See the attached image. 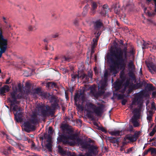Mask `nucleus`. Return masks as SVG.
<instances>
[{
  "label": "nucleus",
  "mask_w": 156,
  "mask_h": 156,
  "mask_svg": "<svg viewBox=\"0 0 156 156\" xmlns=\"http://www.w3.org/2000/svg\"><path fill=\"white\" fill-rule=\"evenodd\" d=\"M127 48L122 49L116 47L110 51L109 59L110 61V71L114 74H117L118 70L125 69V61L127 59Z\"/></svg>",
  "instance_id": "nucleus-1"
},
{
  "label": "nucleus",
  "mask_w": 156,
  "mask_h": 156,
  "mask_svg": "<svg viewBox=\"0 0 156 156\" xmlns=\"http://www.w3.org/2000/svg\"><path fill=\"white\" fill-rule=\"evenodd\" d=\"M49 100L51 103L50 106L46 105L40 108L41 116L43 117H46L50 116L53 117L55 111L60 108L59 105V101L55 96H51Z\"/></svg>",
  "instance_id": "nucleus-2"
},
{
  "label": "nucleus",
  "mask_w": 156,
  "mask_h": 156,
  "mask_svg": "<svg viewBox=\"0 0 156 156\" xmlns=\"http://www.w3.org/2000/svg\"><path fill=\"white\" fill-rule=\"evenodd\" d=\"M49 100L51 103L50 106L46 105L40 108L41 116L43 117H46L50 116L53 117L55 111L60 108L59 105V101L55 96H51Z\"/></svg>",
  "instance_id": "nucleus-3"
},
{
  "label": "nucleus",
  "mask_w": 156,
  "mask_h": 156,
  "mask_svg": "<svg viewBox=\"0 0 156 156\" xmlns=\"http://www.w3.org/2000/svg\"><path fill=\"white\" fill-rule=\"evenodd\" d=\"M16 91H13L10 93L11 97L7 99L9 102L10 103V107L12 108L13 112H16L14 114L15 119L17 122H21L23 120L22 114L21 112L18 113L17 111L20 110V108L19 106L20 101H18V99H20L18 96H16Z\"/></svg>",
  "instance_id": "nucleus-4"
},
{
  "label": "nucleus",
  "mask_w": 156,
  "mask_h": 156,
  "mask_svg": "<svg viewBox=\"0 0 156 156\" xmlns=\"http://www.w3.org/2000/svg\"><path fill=\"white\" fill-rule=\"evenodd\" d=\"M149 96V94L147 91L145 90H141L134 96L132 101V105H139L141 106L143 104L144 98H147Z\"/></svg>",
  "instance_id": "nucleus-5"
},
{
  "label": "nucleus",
  "mask_w": 156,
  "mask_h": 156,
  "mask_svg": "<svg viewBox=\"0 0 156 156\" xmlns=\"http://www.w3.org/2000/svg\"><path fill=\"white\" fill-rule=\"evenodd\" d=\"M81 147L84 149H88V152L93 155H96L97 154V148L86 140H85Z\"/></svg>",
  "instance_id": "nucleus-6"
},
{
  "label": "nucleus",
  "mask_w": 156,
  "mask_h": 156,
  "mask_svg": "<svg viewBox=\"0 0 156 156\" xmlns=\"http://www.w3.org/2000/svg\"><path fill=\"white\" fill-rule=\"evenodd\" d=\"M40 139L43 141V140H46L48 143L45 144L44 147L47 148L48 151H52V145L51 144V137L47 133H44L43 136L40 137Z\"/></svg>",
  "instance_id": "nucleus-7"
},
{
  "label": "nucleus",
  "mask_w": 156,
  "mask_h": 156,
  "mask_svg": "<svg viewBox=\"0 0 156 156\" xmlns=\"http://www.w3.org/2000/svg\"><path fill=\"white\" fill-rule=\"evenodd\" d=\"M133 112L134 113V115L131 119V122L134 127H138L140 125V124L137 120L139 119L140 116V110L136 108L133 110Z\"/></svg>",
  "instance_id": "nucleus-8"
},
{
  "label": "nucleus",
  "mask_w": 156,
  "mask_h": 156,
  "mask_svg": "<svg viewBox=\"0 0 156 156\" xmlns=\"http://www.w3.org/2000/svg\"><path fill=\"white\" fill-rule=\"evenodd\" d=\"M86 106L88 109H91L93 110L94 112L98 115L100 116L103 112V108L101 107H97L96 105L92 103L86 104Z\"/></svg>",
  "instance_id": "nucleus-9"
},
{
  "label": "nucleus",
  "mask_w": 156,
  "mask_h": 156,
  "mask_svg": "<svg viewBox=\"0 0 156 156\" xmlns=\"http://www.w3.org/2000/svg\"><path fill=\"white\" fill-rule=\"evenodd\" d=\"M142 42L143 49L150 48V50L152 52L156 51V44L150 41H145L143 40Z\"/></svg>",
  "instance_id": "nucleus-10"
},
{
  "label": "nucleus",
  "mask_w": 156,
  "mask_h": 156,
  "mask_svg": "<svg viewBox=\"0 0 156 156\" xmlns=\"http://www.w3.org/2000/svg\"><path fill=\"white\" fill-rule=\"evenodd\" d=\"M68 140H76L78 144L80 146L83 144L85 140L80 139L79 134L77 133H70L68 135Z\"/></svg>",
  "instance_id": "nucleus-11"
},
{
  "label": "nucleus",
  "mask_w": 156,
  "mask_h": 156,
  "mask_svg": "<svg viewBox=\"0 0 156 156\" xmlns=\"http://www.w3.org/2000/svg\"><path fill=\"white\" fill-rule=\"evenodd\" d=\"M58 136L57 138V143H62L64 144L69 143V141L68 138V135L65 133H60L59 132Z\"/></svg>",
  "instance_id": "nucleus-12"
},
{
  "label": "nucleus",
  "mask_w": 156,
  "mask_h": 156,
  "mask_svg": "<svg viewBox=\"0 0 156 156\" xmlns=\"http://www.w3.org/2000/svg\"><path fill=\"white\" fill-rule=\"evenodd\" d=\"M7 45V40L4 39L2 35V31L0 28V49L5 51Z\"/></svg>",
  "instance_id": "nucleus-13"
},
{
  "label": "nucleus",
  "mask_w": 156,
  "mask_h": 156,
  "mask_svg": "<svg viewBox=\"0 0 156 156\" xmlns=\"http://www.w3.org/2000/svg\"><path fill=\"white\" fill-rule=\"evenodd\" d=\"M40 115L37 113L33 112L29 121L32 124L36 126L38 124L40 120Z\"/></svg>",
  "instance_id": "nucleus-14"
},
{
  "label": "nucleus",
  "mask_w": 156,
  "mask_h": 156,
  "mask_svg": "<svg viewBox=\"0 0 156 156\" xmlns=\"http://www.w3.org/2000/svg\"><path fill=\"white\" fill-rule=\"evenodd\" d=\"M23 126L24 130L27 133L34 131L35 129V125L32 124L29 121L25 122Z\"/></svg>",
  "instance_id": "nucleus-15"
},
{
  "label": "nucleus",
  "mask_w": 156,
  "mask_h": 156,
  "mask_svg": "<svg viewBox=\"0 0 156 156\" xmlns=\"http://www.w3.org/2000/svg\"><path fill=\"white\" fill-rule=\"evenodd\" d=\"M94 30L96 31L100 30L101 27L103 26V23L101 19H98L93 22Z\"/></svg>",
  "instance_id": "nucleus-16"
},
{
  "label": "nucleus",
  "mask_w": 156,
  "mask_h": 156,
  "mask_svg": "<svg viewBox=\"0 0 156 156\" xmlns=\"http://www.w3.org/2000/svg\"><path fill=\"white\" fill-rule=\"evenodd\" d=\"M140 133V132H135L133 135H130L127 136L126 137V139L132 142H134L139 137Z\"/></svg>",
  "instance_id": "nucleus-17"
},
{
  "label": "nucleus",
  "mask_w": 156,
  "mask_h": 156,
  "mask_svg": "<svg viewBox=\"0 0 156 156\" xmlns=\"http://www.w3.org/2000/svg\"><path fill=\"white\" fill-rule=\"evenodd\" d=\"M109 10V9L107 5H104L103 6L100 14L102 16H105L108 13Z\"/></svg>",
  "instance_id": "nucleus-18"
},
{
  "label": "nucleus",
  "mask_w": 156,
  "mask_h": 156,
  "mask_svg": "<svg viewBox=\"0 0 156 156\" xmlns=\"http://www.w3.org/2000/svg\"><path fill=\"white\" fill-rule=\"evenodd\" d=\"M12 151H14V148L12 147L7 146L6 148L3 149L2 153L4 155H7L8 154L10 153Z\"/></svg>",
  "instance_id": "nucleus-19"
},
{
  "label": "nucleus",
  "mask_w": 156,
  "mask_h": 156,
  "mask_svg": "<svg viewBox=\"0 0 156 156\" xmlns=\"http://www.w3.org/2000/svg\"><path fill=\"white\" fill-rule=\"evenodd\" d=\"M9 87L7 85H4L0 88V94L1 95H4V93L9 92Z\"/></svg>",
  "instance_id": "nucleus-20"
},
{
  "label": "nucleus",
  "mask_w": 156,
  "mask_h": 156,
  "mask_svg": "<svg viewBox=\"0 0 156 156\" xmlns=\"http://www.w3.org/2000/svg\"><path fill=\"white\" fill-rule=\"evenodd\" d=\"M98 6L97 2H91V8L90 12L91 15H94L95 13V9L97 8Z\"/></svg>",
  "instance_id": "nucleus-21"
},
{
  "label": "nucleus",
  "mask_w": 156,
  "mask_h": 156,
  "mask_svg": "<svg viewBox=\"0 0 156 156\" xmlns=\"http://www.w3.org/2000/svg\"><path fill=\"white\" fill-rule=\"evenodd\" d=\"M90 92L91 96L94 97L96 99H98L100 97L98 91L94 88L91 90Z\"/></svg>",
  "instance_id": "nucleus-22"
},
{
  "label": "nucleus",
  "mask_w": 156,
  "mask_h": 156,
  "mask_svg": "<svg viewBox=\"0 0 156 156\" xmlns=\"http://www.w3.org/2000/svg\"><path fill=\"white\" fill-rule=\"evenodd\" d=\"M32 91L34 94H37L41 96H45V94L43 93L40 88H37L34 89Z\"/></svg>",
  "instance_id": "nucleus-23"
},
{
  "label": "nucleus",
  "mask_w": 156,
  "mask_h": 156,
  "mask_svg": "<svg viewBox=\"0 0 156 156\" xmlns=\"http://www.w3.org/2000/svg\"><path fill=\"white\" fill-rule=\"evenodd\" d=\"M149 71L152 73H154V72H156V65L151 63L148 66Z\"/></svg>",
  "instance_id": "nucleus-24"
},
{
  "label": "nucleus",
  "mask_w": 156,
  "mask_h": 156,
  "mask_svg": "<svg viewBox=\"0 0 156 156\" xmlns=\"http://www.w3.org/2000/svg\"><path fill=\"white\" fill-rule=\"evenodd\" d=\"M142 83L140 82L136 84H133L131 86V87L133 88L134 90H135L140 88L142 86Z\"/></svg>",
  "instance_id": "nucleus-25"
},
{
  "label": "nucleus",
  "mask_w": 156,
  "mask_h": 156,
  "mask_svg": "<svg viewBox=\"0 0 156 156\" xmlns=\"http://www.w3.org/2000/svg\"><path fill=\"white\" fill-rule=\"evenodd\" d=\"M71 81L72 82L75 81L76 80V79H77L78 80L80 78V75L79 72L76 74H71Z\"/></svg>",
  "instance_id": "nucleus-26"
},
{
  "label": "nucleus",
  "mask_w": 156,
  "mask_h": 156,
  "mask_svg": "<svg viewBox=\"0 0 156 156\" xmlns=\"http://www.w3.org/2000/svg\"><path fill=\"white\" fill-rule=\"evenodd\" d=\"M37 29L36 25H29L27 27V31H34Z\"/></svg>",
  "instance_id": "nucleus-27"
},
{
  "label": "nucleus",
  "mask_w": 156,
  "mask_h": 156,
  "mask_svg": "<svg viewBox=\"0 0 156 156\" xmlns=\"http://www.w3.org/2000/svg\"><path fill=\"white\" fill-rule=\"evenodd\" d=\"M90 8L89 5L87 4L85 5L83 9V11L82 13V15L83 17L85 16L87 14L88 9Z\"/></svg>",
  "instance_id": "nucleus-28"
},
{
  "label": "nucleus",
  "mask_w": 156,
  "mask_h": 156,
  "mask_svg": "<svg viewBox=\"0 0 156 156\" xmlns=\"http://www.w3.org/2000/svg\"><path fill=\"white\" fill-rule=\"evenodd\" d=\"M98 40V37L93 38L92 42L91 48L92 49H94L97 46Z\"/></svg>",
  "instance_id": "nucleus-29"
},
{
  "label": "nucleus",
  "mask_w": 156,
  "mask_h": 156,
  "mask_svg": "<svg viewBox=\"0 0 156 156\" xmlns=\"http://www.w3.org/2000/svg\"><path fill=\"white\" fill-rule=\"evenodd\" d=\"M109 140L111 142L118 144L119 142V138L111 137H110Z\"/></svg>",
  "instance_id": "nucleus-30"
},
{
  "label": "nucleus",
  "mask_w": 156,
  "mask_h": 156,
  "mask_svg": "<svg viewBox=\"0 0 156 156\" xmlns=\"http://www.w3.org/2000/svg\"><path fill=\"white\" fill-rule=\"evenodd\" d=\"M46 85L49 88L51 87V88H53L54 87L55 88L57 87V84L54 82H48L47 83Z\"/></svg>",
  "instance_id": "nucleus-31"
},
{
  "label": "nucleus",
  "mask_w": 156,
  "mask_h": 156,
  "mask_svg": "<svg viewBox=\"0 0 156 156\" xmlns=\"http://www.w3.org/2000/svg\"><path fill=\"white\" fill-rule=\"evenodd\" d=\"M120 77L122 82L125 81L126 77L125 72L123 70H122L120 72Z\"/></svg>",
  "instance_id": "nucleus-32"
},
{
  "label": "nucleus",
  "mask_w": 156,
  "mask_h": 156,
  "mask_svg": "<svg viewBox=\"0 0 156 156\" xmlns=\"http://www.w3.org/2000/svg\"><path fill=\"white\" fill-rule=\"evenodd\" d=\"M93 112L89 110H87V117L92 120L94 119V116L93 115Z\"/></svg>",
  "instance_id": "nucleus-33"
},
{
  "label": "nucleus",
  "mask_w": 156,
  "mask_h": 156,
  "mask_svg": "<svg viewBox=\"0 0 156 156\" xmlns=\"http://www.w3.org/2000/svg\"><path fill=\"white\" fill-rule=\"evenodd\" d=\"M148 114L147 115V119L150 122L152 120V117L153 116V112L151 110L148 111Z\"/></svg>",
  "instance_id": "nucleus-34"
},
{
  "label": "nucleus",
  "mask_w": 156,
  "mask_h": 156,
  "mask_svg": "<svg viewBox=\"0 0 156 156\" xmlns=\"http://www.w3.org/2000/svg\"><path fill=\"white\" fill-rule=\"evenodd\" d=\"M58 152L61 155H66V152L64 150L60 145H58Z\"/></svg>",
  "instance_id": "nucleus-35"
},
{
  "label": "nucleus",
  "mask_w": 156,
  "mask_h": 156,
  "mask_svg": "<svg viewBox=\"0 0 156 156\" xmlns=\"http://www.w3.org/2000/svg\"><path fill=\"white\" fill-rule=\"evenodd\" d=\"M133 70H130L128 73V74L129 76L133 80H136V77Z\"/></svg>",
  "instance_id": "nucleus-36"
},
{
  "label": "nucleus",
  "mask_w": 156,
  "mask_h": 156,
  "mask_svg": "<svg viewBox=\"0 0 156 156\" xmlns=\"http://www.w3.org/2000/svg\"><path fill=\"white\" fill-rule=\"evenodd\" d=\"M82 95V93H80V94H79L78 93H76L75 94V95L74 97V100L75 102V103L76 104L77 102L78 101V99H79V98L80 97V95Z\"/></svg>",
  "instance_id": "nucleus-37"
},
{
  "label": "nucleus",
  "mask_w": 156,
  "mask_h": 156,
  "mask_svg": "<svg viewBox=\"0 0 156 156\" xmlns=\"http://www.w3.org/2000/svg\"><path fill=\"white\" fill-rule=\"evenodd\" d=\"M128 66V67L131 70H133L135 69V66L133 63V61L131 60L129 61Z\"/></svg>",
  "instance_id": "nucleus-38"
},
{
  "label": "nucleus",
  "mask_w": 156,
  "mask_h": 156,
  "mask_svg": "<svg viewBox=\"0 0 156 156\" xmlns=\"http://www.w3.org/2000/svg\"><path fill=\"white\" fill-rule=\"evenodd\" d=\"M149 152H151V155H156V149L150 147L149 148Z\"/></svg>",
  "instance_id": "nucleus-39"
},
{
  "label": "nucleus",
  "mask_w": 156,
  "mask_h": 156,
  "mask_svg": "<svg viewBox=\"0 0 156 156\" xmlns=\"http://www.w3.org/2000/svg\"><path fill=\"white\" fill-rule=\"evenodd\" d=\"M71 59V57L69 56H63L62 58V61H66L68 62L70 61V59Z\"/></svg>",
  "instance_id": "nucleus-40"
},
{
  "label": "nucleus",
  "mask_w": 156,
  "mask_h": 156,
  "mask_svg": "<svg viewBox=\"0 0 156 156\" xmlns=\"http://www.w3.org/2000/svg\"><path fill=\"white\" fill-rule=\"evenodd\" d=\"M80 78L83 79L84 78H85L86 80L87 81H88L89 79V77L86 74L82 73L80 74Z\"/></svg>",
  "instance_id": "nucleus-41"
},
{
  "label": "nucleus",
  "mask_w": 156,
  "mask_h": 156,
  "mask_svg": "<svg viewBox=\"0 0 156 156\" xmlns=\"http://www.w3.org/2000/svg\"><path fill=\"white\" fill-rule=\"evenodd\" d=\"M114 87L117 90H119L121 87V83L119 82H115L114 83Z\"/></svg>",
  "instance_id": "nucleus-42"
},
{
  "label": "nucleus",
  "mask_w": 156,
  "mask_h": 156,
  "mask_svg": "<svg viewBox=\"0 0 156 156\" xmlns=\"http://www.w3.org/2000/svg\"><path fill=\"white\" fill-rule=\"evenodd\" d=\"M110 133L112 136H119L120 135V132L119 131H112Z\"/></svg>",
  "instance_id": "nucleus-43"
},
{
  "label": "nucleus",
  "mask_w": 156,
  "mask_h": 156,
  "mask_svg": "<svg viewBox=\"0 0 156 156\" xmlns=\"http://www.w3.org/2000/svg\"><path fill=\"white\" fill-rule=\"evenodd\" d=\"M16 148H18L21 151H23L24 150V147L21 144L19 143H16V145L15 146Z\"/></svg>",
  "instance_id": "nucleus-44"
},
{
  "label": "nucleus",
  "mask_w": 156,
  "mask_h": 156,
  "mask_svg": "<svg viewBox=\"0 0 156 156\" xmlns=\"http://www.w3.org/2000/svg\"><path fill=\"white\" fill-rule=\"evenodd\" d=\"M114 11L116 14L119 15L120 14V8L119 7H116L114 8Z\"/></svg>",
  "instance_id": "nucleus-45"
},
{
  "label": "nucleus",
  "mask_w": 156,
  "mask_h": 156,
  "mask_svg": "<svg viewBox=\"0 0 156 156\" xmlns=\"http://www.w3.org/2000/svg\"><path fill=\"white\" fill-rule=\"evenodd\" d=\"M129 84H130L129 80H127L124 83V90L126 89V87L129 86Z\"/></svg>",
  "instance_id": "nucleus-46"
},
{
  "label": "nucleus",
  "mask_w": 156,
  "mask_h": 156,
  "mask_svg": "<svg viewBox=\"0 0 156 156\" xmlns=\"http://www.w3.org/2000/svg\"><path fill=\"white\" fill-rule=\"evenodd\" d=\"M8 142L10 144H11L12 145L15 146L16 145V143L15 142L12 140L10 139H9V140H8Z\"/></svg>",
  "instance_id": "nucleus-47"
},
{
  "label": "nucleus",
  "mask_w": 156,
  "mask_h": 156,
  "mask_svg": "<svg viewBox=\"0 0 156 156\" xmlns=\"http://www.w3.org/2000/svg\"><path fill=\"white\" fill-rule=\"evenodd\" d=\"M31 84L29 82H27L25 83V87L28 90H30L31 88Z\"/></svg>",
  "instance_id": "nucleus-48"
},
{
  "label": "nucleus",
  "mask_w": 156,
  "mask_h": 156,
  "mask_svg": "<svg viewBox=\"0 0 156 156\" xmlns=\"http://www.w3.org/2000/svg\"><path fill=\"white\" fill-rule=\"evenodd\" d=\"M134 150V148L133 147H131L128 148L127 149V151L126 152V153L127 154H129L130 153H133L132 152V151Z\"/></svg>",
  "instance_id": "nucleus-49"
},
{
  "label": "nucleus",
  "mask_w": 156,
  "mask_h": 156,
  "mask_svg": "<svg viewBox=\"0 0 156 156\" xmlns=\"http://www.w3.org/2000/svg\"><path fill=\"white\" fill-rule=\"evenodd\" d=\"M45 49L46 50H50L51 51H53L54 50V48L53 47L50 45V48H48V46L46 44H45V46L44 47Z\"/></svg>",
  "instance_id": "nucleus-50"
},
{
  "label": "nucleus",
  "mask_w": 156,
  "mask_h": 156,
  "mask_svg": "<svg viewBox=\"0 0 156 156\" xmlns=\"http://www.w3.org/2000/svg\"><path fill=\"white\" fill-rule=\"evenodd\" d=\"M105 90H104L103 89H101V88L100 90H99L98 92L99 94V95L100 96H101L103 95L105 93Z\"/></svg>",
  "instance_id": "nucleus-51"
},
{
  "label": "nucleus",
  "mask_w": 156,
  "mask_h": 156,
  "mask_svg": "<svg viewBox=\"0 0 156 156\" xmlns=\"http://www.w3.org/2000/svg\"><path fill=\"white\" fill-rule=\"evenodd\" d=\"M147 88L148 90H153L154 89V87L152 84H149L147 86Z\"/></svg>",
  "instance_id": "nucleus-52"
},
{
  "label": "nucleus",
  "mask_w": 156,
  "mask_h": 156,
  "mask_svg": "<svg viewBox=\"0 0 156 156\" xmlns=\"http://www.w3.org/2000/svg\"><path fill=\"white\" fill-rule=\"evenodd\" d=\"M98 129L102 131L103 132L105 133H106L107 131L105 128L102 127H99L98 128Z\"/></svg>",
  "instance_id": "nucleus-53"
},
{
  "label": "nucleus",
  "mask_w": 156,
  "mask_h": 156,
  "mask_svg": "<svg viewBox=\"0 0 156 156\" xmlns=\"http://www.w3.org/2000/svg\"><path fill=\"white\" fill-rule=\"evenodd\" d=\"M96 33H97V35L95 36V37H98V39H99V37L100 36L101 34V31L100 30L98 31H96V32L94 34H96Z\"/></svg>",
  "instance_id": "nucleus-54"
},
{
  "label": "nucleus",
  "mask_w": 156,
  "mask_h": 156,
  "mask_svg": "<svg viewBox=\"0 0 156 156\" xmlns=\"http://www.w3.org/2000/svg\"><path fill=\"white\" fill-rule=\"evenodd\" d=\"M66 154L67 156H76V154L74 153H71L70 151L67 152Z\"/></svg>",
  "instance_id": "nucleus-55"
},
{
  "label": "nucleus",
  "mask_w": 156,
  "mask_h": 156,
  "mask_svg": "<svg viewBox=\"0 0 156 156\" xmlns=\"http://www.w3.org/2000/svg\"><path fill=\"white\" fill-rule=\"evenodd\" d=\"M108 76V73L107 70H106L104 73V78L105 79H107Z\"/></svg>",
  "instance_id": "nucleus-56"
},
{
  "label": "nucleus",
  "mask_w": 156,
  "mask_h": 156,
  "mask_svg": "<svg viewBox=\"0 0 156 156\" xmlns=\"http://www.w3.org/2000/svg\"><path fill=\"white\" fill-rule=\"evenodd\" d=\"M31 147L32 149H34V150H36L37 148L35 144L33 141L32 143H31Z\"/></svg>",
  "instance_id": "nucleus-57"
},
{
  "label": "nucleus",
  "mask_w": 156,
  "mask_h": 156,
  "mask_svg": "<svg viewBox=\"0 0 156 156\" xmlns=\"http://www.w3.org/2000/svg\"><path fill=\"white\" fill-rule=\"evenodd\" d=\"M106 86V83H102L101 86V89H103L104 90H105V88Z\"/></svg>",
  "instance_id": "nucleus-58"
},
{
  "label": "nucleus",
  "mask_w": 156,
  "mask_h": 156,
  "mask_svg": "<svg viewBox=\"0 0 156 156\" xmlns=\"http://www.w3.org/2000/svg\"><path fill=\"white\" fill-rule=\"evenodd\" d=\"M124 96L123 95L119 94L118 96V99L119 100L123 99L124 98Z\"/></svg>",
  "instance_id": "nucleus-59"
},
{
  "label": "nucleus",
  "mask_w": 156,
  "mask_h": 156,
  "mask_svg": "<svg viewBox=\"0 0 156 156\" xmlns=\"http://www.w3.org/2000/svg\"><path fill=\"white\" fill-rule=\"evenodd\" d=\"M147 14L150 17L154 16L155 14L154 12H148Z\"/></svg>",
  "instance_id": "nucleus-60"
},
{
  "label": "nucleus",
  "mask_w": 156,
  "mask_h": 156,
  "mask_svg": "<svg viewBox=\"0 0 156 156\" xmlns=\"http://www.w3.org/2000/svg\"><path fill=\"white\" fill-rule=\"evenodd\" d=\"M133 90H134L133 89L130 87V88L128 89L127 91L128 94H129L131 93L132 92Z\"/></svg>",
  "instance_id": "nucleus-61"
},
{
  "label": "nucleus",
  "mask_w": 156,
  "mask_h": 156,
  "mask_svg": "<svg viewBox=\"0 0 156 156\" xmlns=\"http://www.w3.org/2000/svg\"><path fill=\"white\" fill-rule=\"evenodd\" d=\"M78 19H75L73 21L74 24L76 26H77L78 23Z\"/></svg>",
  "instance_id": "nucleus-62"
},
{
  "label": "nucleus",
  "mask_w": 156,
  "mask_h": 156,
  "mask_svg": "<svg viewBox=\"0 0 156 156\" xmlns=\"http://www.w3.org/2000/svg\"><path fill=\"white\" fill-rule=\"evenodd\" d=\"M149 152V149H148V150H147L144 151V152L143 153V154L144 156H145Z\"/></svg>",
  "instance_id": "nucleus-63"
},
{
  "label": "nucleus",
  "mask_w": 156,
  "mask_h": 156,
  "mask_svg": "<svg viewBox=\"0 0 156 156\" xmlns=\"http://www.w3.org/2000/svg\"><path fill=\"white\" fill-rule=\"evenodd\" d=\"M127 102V100L125 99H123L121 103L122 105H125Z\"/></svg>",
  "instance_id": "nucleus-64"
}]
</instances>
